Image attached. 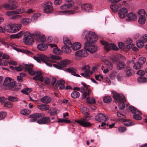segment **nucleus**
I'll list each match as a JSON object with an SVG mask.
<instances>
[{
  "label": "nucleus",
  "instance_id": "1",
  "mask_svg": "<svg viewBox=\"0 0 147 147\" xmlns=\"http://www.w3.org/2000/svg\"><path fill=\"white\" fill-rule=\"evenodd\" d=\"M97 36L94 32L89 31L85 38L87 40L84 47L85 49L91 53H94L97 50V47L93 43L96 41Z\"/></svg>",
  "mask_w": 147,
  "mask_h": 147
},
{
  "label": "nucleus",
  "instance_id": "2",
  "mask_svg": "<svg viewBox=\"0 0 147 147\" xmlns=\"http://www.w3.org/2000/svg\"><path fill=\"white\" fill-rule=\"evenodd\" d=\"M113 97L116 102L119 104V107L120 109L123 110L125 107L124 102L125 101V96L122 94H119L114 92L113 94Z\"/></svg>",
  "mask_w": 147,
  "mask_h": 147
},
{
  "label": "nucleus",
  "instance_id": "3",
  "mask_svg": "<svg viewBox=\"0 0 147 147\" xmlns=\"http://www.w3.org/2000/svg\"><path fill=\"white\" fill-rule=\"evenodd\" d=\"M74 2H71L68 3L64 4L61 5L60 7V9L63 11V12L59 11V14H64L66 15H69L71 14H73L75 12L73 11L67 10L66 11V10L69 9L70 7L74 5Z\"/></svg>",
  "mask_w": 147,
  "mask_h": 147
},
{
  "label": "nucleus",
  "instance_id": "4",
  "mask_svg": "<svg viewBox=\"0 0 147 147\" xmlns=\"http://www.w3.org/2000/svg\"><path fill=\"white\" fill-rule=\"evenodd\" d=\"M33 35L28 31H26L24 34L23 38V42L26 45H31L34 42Z\"/></svg>",
  "mask_w": 147,
  "mask_h": 147
},
{
  "label": "nucleus",
  "instance_id": "5",
  "mask_svg": "<svg viewBox=\"0 0 147 147\" xmlns=\"http://www.w3.org/2000/svg\"><path fill=\"white\" fill-rule=\"evenodd\" d=\"M102 60L105 63V66H102L101 69L103 70L104 73L106 74L108 73L109 70L112 68L113 65L111 62L109 61V60L106 57H102Z\"/></svg>",
  "mask_w": 147,
  "mask_h": 147
},
{
  "label": "nucleus",
  "instance_id": "6",
  "mask_svg": "<svg viewBox=\"0 0 147 147\" xmlns=\"http://www.w3.org/2000/svg\"><path fill=\"white\" fill-rule=\"evenodd\" d=\"M33 57L34 59L38 63H40L41 60H42L47 66L49 67L52 66V65L50 63H48L47 62V61L49 60V58L47 55L43 54H38L37 56H34Z\"/></svg>",
  "mask_w": 147,
  "mask_h": 147
},
{
  "label": "nucleus",
  "instance_id": "7",
  "mask_svg": "<svg viewBox=\"0 0 147 147\" xmlns=\"http://www.w3.org/2000/svg\"><path fill=\"white\" fill-rule=\"evenodd\" d=\"M3 85L9 89H12L16 85L15 82L10 77H6L4 81Z\"/></svg>",
  "mask_w": 147,
  "mask_h": 147
},
{
  "label": "nucleus",
  "instance_id": "8",
  "mask_svg": "<svg viewBox=\"0 0 147 147\" xmlns=\"http://www.w3.org/2000/svg\"><path fill=\"white\" fill-rule=\"evenodd\" d=\"M88 114H87L83 118L79 120H76L75 121L84 127H88L91 126L92 125V124L87 120V118H88Z\"/></svg>",
  "mask_w": 147,
  "mask_h": 147
},
{
  "label": "nucleus",
  "instance_id": "9",
  "mask_svg": "<svg viewBox=\"0 0 147 147\" xmlns=\"http://www.w3.org/2000/svg\"><path fill=\"white\" fill-rule=\"evenodd\" d=\"M90 67L88 65H86L82 67V69L85 72L81 73V75L86 78L90 77L92 73V71L90 70Z\"/></svg>",
  "mask_w": 147,
  "mask_h": 147
},
{
  "label": "nucleus",
  "instance_id": "10",
  "mask_svg": "<svg viewBox=\"0 0 147 147\" xmlns=\"http://www.w3.org/2000/svg\"><path fill=\"white\" fill-rule=\"evenodd\" d=\"M53 11L52 4L50 2H46L44 5V12L46 13H50Z\"/></svg>",
  "mask_w": 147,
  "mask_h": 147
},
{
  "label": "nucleus",
  "instance_id": "11",
  "mask_svg": "<svg viewBox=\"0 0 147 147\" xmlns=\"http://www.w3.org/2000/svg\"><path fill=\"white\" fill-rule=\"evenodd\" d=\"M36 40L38 42H44L46 39L44 35L39 32L35 33L34 35Z\"/></svg>",
  "mask_w": 147,
  "mask_h": 147
},
{
  "label": "nucleus",
  "instance_id": "12",
  "mask_svg": "<svg viewBox=\"0 0 147 147\" xmlns=\"http://www.w3.org/2000/svg\"><path fill=\"white\" fill-rule=\"evenodd\" d=\"M128 11L127 9L125 7L121 8L119 12L118 15L120 18H125L127 15Z\"/></svg>",
  "mask_w": 147,
  "mask_h": 147
},
{
  "label": "nucleus",
  "instance_id": "13",
  "mask_svg": "<svg viewBox=\"0 0 147 147\" xmlns=\"http://www.w3.org/2000/svg\"><path fill=\"white\" fill-rule=\"evenodd\" d=\"M95 119L96 120L99 122L102 121H106L108 119V117L106 115L100 113L96 116Z\"/></svg>",
  "mask_w": 147,
  "mask_h": 147
},
{
  "label": "nucleus",
  "instance_id": "14",
  "mask_svg": "<svg viewBox=\"0 0 147 147\" xmlns=\"http://www.w3.org/2000/svg\"><path fill=\"white\" fill-rule=\"evenodd\" d=\"M88 55V53L84 48V49H82L76 51L75 53V55L77 57H85L87 56Z\"/></svg>",
  "mask_w": 147,
  "mask_h": 147
},
{
  "label": "nucleus",
  "instance_id": "15",
  "mask_svg": "<svg viewBox=\"0 0 147 147\" xmlns=\"http://www.w3.org/2000/svg\"><path fill=\"white\" fill-rule=\"evenodd\" d=\"M16 3L14 2L12 3H10V4L5 3L3 4L2 6L7 10H13L15 9L17 5L16 4Z\"/></svg>",
  "mask_w": 147,
  "mask_h": 147
},
{
  "label": "nucleus",
  "instance_id": "16",
  "mask_svg": "<svg viewBox=\"0 0 147 147\" xmlns=\"http://www.w3.org/2000/svg\"><path fill=\"white\" fill-rule=\"evenodd\" d=\"M36 75L34 76L33 79L35 80H38L42 82L44 80V79L42 76V73L40 71H36Z\"/></svg>",
  "mask_w": 147,
  "mask_h": 147
},
{
  "label": "nucleus",
  "instance_id": "17",
  "mask_svg": "<svg viewBox=\"0 0 147 147\" xmlns=\"http://www.w3.org/2000/svg\"><path fill=\"white\" fill-rule=\"evenodd\" d=\"M82 84L83 85V87H81V92L83 93V95L84 98H85L87 96H89L90 95L89 93H87V92H85L88 89V86L83 83H82Z\"/></svg>",
  "mask_w": 147,
  "mask_h": 147
},
{
  "label": "nucleus",
  "instance_id": "18",
  "mask_svg": "<svg viewBox=\"0 0 147 147\" xmlns=\"http://www.w3.org/2000/svg\"><path fill=\"white\" fill-rule=\"evenodd\" d=\"M65 82L63 80L60 79L57 81L55 85L56 87H59V89L61 90L64 88V84Z\"/></svg>",
  "mask_w": 147,
  "mask_h": 147
},
{
  "label": "nucleus",
  "instance_id": "19",
  "mask_svg": "<svg viewBox=\"0 0 147 147\" xmlns=\"http://www.w3.org/2000/svg\"><path fill=\"white\" fill-rule=\"evenodd\" d=\"M41 117V114L38 113H34L30 115V121L31 122L37 121V119Z\"/></svg>",
  "mask_w": 147,
  "mask_h": 147
},
{
  "label": "nucleus",
  "instance_id": "20",
  "mask_svg": "<svg viewBox=\"0 0 147 147\" xmlns=\"http://www.w3.org/2000/svg\"><path fill=\"white\" fill-rule=\"evenodd\" d=\"M50 121V118L49 117H46L42 118L37 120V122L39 124H45Z\"/></svg>",
  "mask_w": 147,
  "mask_h": 147
},
{
  "label": "nucleus",
  "instance_id": "21",
  "mask_svg": "<svg viewBox=\"0 0 147 147\" xmlns=\"http://www.w3.org/2000/svg\"><path fill=\"white\" fill-rule=\"evenodd\" d=\"M121 6L120 3L117 4L112 3L110 5V8L112 11L114 12H117L119 8Z\"/></svg>",
  "mask_w": 147,
  "mask_h": 147
},
{
  "label": "nucleus",
  "instance_id": "22",
  "mask_svg": "<svg viewBox=\"0 0 147 147\" xmlns=\"http://www.w3.org/2000/svg\"><path fill=\"white\" fill-rule=\"evenodd\" d=\"M48 57L49 58V60L47 61V62L49 63H50L51 65V63H53V61H52L49 60V59H52L56 60H60L61 59V57L59 56H56L52 54H50L49 55V56H48Z\"/></svg>",
  "mask_w": 147,
  "mask_h": 147
},
{
  "label": "nucleus",
  "instance_id": "23",
  "mask_svg": "<svg viewBox=\"0 0 147 147\" xmlns=\"http://www.w3.org/2000/svg\"><path fill=\"white\" fill-rule=\"evenodd\" d=\"M91 6L89 4H83L81 5L82 11L86 12H90L91 10Z\"/></svg>",
  "mask_w": 147,
  "mask_h": 147
},
{
  "label": "nucleus",
  "instance_id": "24",
  "mask_svg": "<svg viewBox=\"0 0 147 147\" xmlns=\"http://www.w3.org/2000/svg\"><path fill=\"white\" fill-rule=\"evenodd\" d=\"M25 66L26 69L28 70V72L30 74L32 75H34L36 74V72L34 71L32 69L33 67L32 65H26Z\"/></svg>",
  "mask_w": 147,
  "mask_h": 147
},
{
  "label": "nucleus",
  "instance_id": "25",
  "mask_svg": "<svg viewBox=\"0 0 147 147\" xmlns=\"http://www.w3.org/2000/svg\"><path fill=\"white\" fill-rule=\"evenodd\" d=\"M48 47L47 45L43 43H40L37 46L38 49L42 51H45L48 49Z\"/></svg>",
  "mask_w": 147,
  "mask_h": 147
},
{
  "label": "nucleus",
  "instance_id": "26",
  "mask_svg": "<svg viewBox=\"0 0 147 147\" xmlns=\"http://www.w3.org/2000/svg\"><path fill=\"white\" fill-rule=\"evenodd\" d=\"M5 30L11 33H14L17 32L16 29L13 26V24L9 25L5 27Z\"/></svg>",
  "mask_w": 147,
  "mask_h": 147
},
{
  "label": "nucleus",
  "instance_id": "27",
  "mask_svg": "<svg viewBox=\"0 0 147 147\" xmlns=\"http://www.w3.org/2000/svg\"><path fill=\"white\" fill-rule=\"evenodd\" d=\"M100 42L102 45H104V48L106 51H109L111 50V44H109L104 40H101Z\"/></svg>",
  "mask_w": 147,
  "mask_h": 147
},
{
  "label": "nucleus",
  "instance_id": "28",
  "mask_svg": "<svg viewBox=\"0 0 147 147\" xmlns=\"http://www.w3.org/2000/svg\"><path fill=\"white\" fill-rule=\"evenodd\" d=\"M37 108L39 109L42 111H45L48 110L49 108V105L47 104H42L38 105Z\"/></svg>",
  "mask_w": 147,
  "mask_h": 147
},
{
  "label": "nucleus",
  "instance_id": "29",
  "mask_svg": "<svg viewBox=\"0 0 147 147\" xmlns=\"http://www.w3.org/2000/svg\"><path fill=\"white\" fill-rule=\"evenodd\" d=\"M81 46V44L78 42L74 43L72 45L71 44V46L72 49L74 51H76L80 49Z\"/></svg>",
  "mask_w": 147,
  "mask_h": 147
},
{
  "label": "nucleus",
  "instance_id": "30",
  "mask_svg": "<svg viewBox=\"0 0 147 147\" xmlns=\"http://www.w3.org/2000/svg\"><path fill=\"white\" fill-rule=\"evenodd\" d=\"M51 98L49 96H46L40 99V101L43 103L48 104L51 102Z\"/></svg>",
  "mask_w": 147,
  "mask_h": 147
},
{
  "label": "nucleus",
  "instance_id": "31",
  "mask_svg": "<svg viewBox=\"0 0 147 147\" xmlns=\"http://www.w3.org/2000/svg\"><path fill=\"white\" fill-rule=\"evenodd\" d=\"M70 47H71V46H69L68 45H64L62 47L61 49L63 51L69 54L71 53V50L70 49Z\"/></svg>",
  "mask_w": 147,
  "mask_h": 147
},
{
  "label": "nucleus",
  "instance_id": "32",
  "mask_svg": "<svg viewBox=\"0 0 147 147\" xmlns=\"http://www.w3.org/2000/svg\"><path fill=\"white\" fill-rule=\"evenodd\" d=\"M127 18L129 20L134 21L137 19L136 15L133 12L129 13L127 15Z\"/></svg>",
  "mask_w": 147,
  "mask_h": 147
},
{
  "label": "nucleus",
  "instance_id": "33",
  "mask_svg": "<svg viewBox=\"0 0 147 147\" xmlns=\"http://www.w3.org/2000/svg\"><path fill=\"white\" fill-rule=\"evenodd\" d=\"M134 113L133 115V117L134 119L137 120H140L142 119V117L140 116L142 114V113L140 111H138Z\"/></svg>",
  "mask_w": 147,
  "mask_h": 147
},
{
  "label": "nucleus",
  "instance_id": "34",
  "mask_svg": "<svg viewBox=\"0 0 147 147\" xmlns=\"http://www.w3.org/2000/svg\"><path fill=\"white\" fill-rule=\"evenodd\" d=\"M125 42L127 44V47L128 49L131 48L134 46V44L132 43V41L130 38H127Z\"/></svg>",
  "mask_w": 147,
  "mask_h": 147
},
{
  "label": "nucleus",
  "instance_id": "35",
  "mask_svg": "<svg viewBox=\"0 0 147 147\" xmlns=\"http://www.w3.org/2000/svg\"><path fill=\"white\" fill-rule=\"evenodd\" d=\"M20 23L21 24L24 26H26L30 23V19L27 18H23L20 21Z\"/></svg>",
  "mask_w": 147,
  "mask_h": 147
},
{
  "label": "nucleus",
  "instance_id": "36",
  "mask_svg": "<svg viewBox=\"0 0 147 147\" xmlns=\"http://www.w3.org/2000/svg\"><path fill=\"white\" fill-rule=\"evenodd\" d=\"M13 49L15 50H16L17 51L20 52L22 53H24L25 54H26L27 55H32L33 54V53L32 52H31L30 51H28L27 49H15L14 48H13Z\"/></svg>",
  "mask_w": 147,
  "mask_h": 147
},
{
  "label": "nucleus",
  "instance_id": "37",
  "mask_svg": "<svg viewBox=\"0 0 147 147\" xmlns=\"http://www.w3.org/2000/svg\"><path fill=\"white\" fill-rule=\"evenodd\" d=\"M49 111H50V114L51 116L56 115L59 112V110L54 108L51 109Z\"/></svg>",
  "mask_w": 147,
  "mask_h": 147
},
{
  "label": "nucleus",
  "instance_id": "38",
  "mask_svg": "<svg viewBox=\"0 0 147 147\" xmlns=\"http://www.w3.org/2000/svg\"><path fill=\"white\" fill-rule=\"evenodd\" d=\"M146 21V18L145 16H141L138 19V21L140 24H144Z\"/></svg>",
  "mask_w": 147,
  "mask_h": 147
},
{
  "label": "nucleus",
  "instance_id": "39",
  "mask_svg": "<svg viewBox=\"0 0 147 147\" xmlns=\"http://www.w3.org/2000/svg\"><path fill=\"white\" fill-rule=\"evenodd\" d=\"M133 67L134 69L138 70L142 68L143 67V65L137 62L134 64Z\"/></svg>",
  "mask_w": 147,
  "mask_h": 147
},
{
  "label": "nucleus",
  "instance_id": "40",
  "mask_svg": "<svg viewBox=\"0 0 147 147\" xmlns=\"http://www.w3.org/2000/svg\"><path fill=\"white\" fill-rule=\"evenodd\" d=\"M124 67L125 65L123 62H119L117 64V68L118 70H122L124 68Z\"/></svg>",
  "mask_w": 147,
  "mask_h": 147
},
{
  "label": "nucleus",
  "instance_id": "41",
  "mask_svg": "<svg viewBox=\"0 0 147 147\" xmlns=\"http://www.w3.org/2000/svg\"><path fill=\"white\" fill-rule=\"evenodd\" d=\"M123 124L127 126H131L134 125V123L131 121L128 120L124 119L123 121Z\"/></svg>",
  "mask_w": 147,
  "mask_h": 147
},
{
  "label": "nucleus",
  "instance_id": "42",
  "mask_svg": "<svg viewBox=\"0 0 147 147\" xmlns=\"http://www.w3.org/2000/svg\"><path fill=\"white\" fill-rule=\"evenodd\" d=\"M111 98L109 95H106L103 97V101L106 103H108L111 101Z\"/></svg>",
  "mask_w": 147,
  "mask_h": 147
},
{
  "label": "nucleus",
  "instance_id": "43",
  "mask_svg": "<svg viewBox=\"0 0 147 147\" xmlns=\"http://www.w3.org/2000/svg\"><path fill=\"white\" fill-rule=\"evenodd\" d=\"M145 43L142 40H138L136 41V45L137 47L139 48H141L144 45Z\"/></svg>",
  "mask_w": 147,
  "mask_h": 147
},
{
  "label": "nucleus",
  "instance_id": "44",
  "mask_svg": "<svg viewBox=\"0 0 147 147\" xmlns=\"http://www.w3.org/2000/svg\"><path fill=\"white\" fill-rule=\"evenodd\" d=\"M132 69L130 68H126L125 70L126 75L127 77H130L132 75Z\"/></svg>",
  "mask_w": 147,
  "mask_h": 147
},
{
  "label": "nucleus",
  "instance_id": "45",
  "mask_svg": "<svg viewBox=\"0 0 147 147\" xmlns=\"http://www.w3.org/2000/svg\"><path fill=\"white\" fill-rule=\"evenodd\" d=\"M40 16V13H35L34 14L31 18L32 21L34 22L37 20L38 18Z\"/></svg>",
  "mask_w": 147,
  "mask_h": 147
},
{
  "label": "nucleus",
  "instance_id": "46",
  "mask_svg": "<svg viewBox=\"0 0 147 147\" xmlns=\"http://www.w3.org/2000/svg\"><path fill=\"white\" fill-rule=\"evenodd\" d=\"M53 66L56 68L61 69L63 67L61 61L57 62L56 63L53 64Z\"/></svg>",
  "mask_w": 147,
  "mask_h": 147
},
{
  "label": "nucleus",
  "instance_id": "47",
  "mask_svg": "<svg viewBox=\"0 0 147 147\" xmlns=\"http://www.w3.org/2000/svg\"><path fill=\"white\" fill-rule=\"evenodd\" d=\"M138 81L140 83H144L147 82V78L144 77H140L138 78Z\"/></svg>",
  "mask_w": 147,
  "mask_h": 147
},
{
  "label": "nucleus",
  "instance_id": "48",
  "mask_svg": "<svg viewBox=\"0 0 147 147\" xmlns=\"http://www.w3.org/2000/svg\"><path fill=\"white\" fill-rule=\"evenodd\" d=\"M71 95L73 98H76L80 96V93L78 92L74 91L71 94Z\"/></svg>",
  "mask_w": 147,
  "mask_h": 147
},
{
  "label": "nucleus",
  "instance_id": "49",
  "mask_svg": "<svg viewBox=\"0 0 147 147\" xmlns=\"http://www.w3.org/2000/svg\"><path fill=\"white\" fill-rule=\"evenodd\" d=\"M14 11L15 15L21 14L25 12V10L24 8L19 9Z\"/></svg>",
  "mask_w": 147,
  "mask_h": 147
},
{
  "label": "nucleus",
  "instance_id": "50",
  "mask_svg": "<svg viewBox=\"0 0 147 147\" xmlns=\"http://www.w3.org/2000/svg\"><path fill=\"white\" fill-rule=\"evenodd\" d=\"M57 122H65L67 123H69L71 122V121L70 120L68 119L67 118L65 119H59L57 121Z\"/></svg>",
  "mask_w": 147,
  "mask_h": 147
},
{
  "label": "nucleus",
  "instance_id": "51",
  "mask_svg": "<svg viewBox=\"0 0 147 147\" xmlns=\"http://www.w3.org/2000/svg\"><path fill=\"white\" fill-rule=\"evenodd\" d=\"M63 42L64 45H68L69 46H71V44L68 39L66 37H64L63 38Z\"/></svg>",
  "mask_w": 147,
  "mask_h": 147
},
{
  "label": "nucleus",
  "instance_id": "52",
  "mask_svg": "<svg viewBox=\"0 0 147 147\" xmlns=\"http://www.w3.org/2000/svg\"><path fill=\"white\" fill-rule=\"evenodd\" d=\"M61 61L63 67H66L67 65H69L70 62V60L68 59H65Z\"/></svg>",
  "mask_w": 147,
  "mask_h": 147
},
{
  "label": "nucleus",
  "instance_id": "53",
  "mask_svg": "<svg viewBox=\"0 0 147 147\" xmlns=\"http://www.w3.org/2000/svg\"><path fill=\"white\" fill-rule=\"evenodd\" d=\"M30 112L29 110L26 109H23L20 112L21 114L24 115H28L30 113Z\"/></svg>",
  "mask_w": 147,
  "mask_h": 147
},
{
  "label": "nucleus",
  "instance_id": "54",
  "mask_svg": "<svg viewBox=\"0 0 147 147\" xmlns=\"http://www.w3.org/2000/svg\"><path fill=\"white\" fill-rule=\"evenodd\" d=\"M86 101L87 102L90 104H95L96 103V100L95 98H91L90 99L89 97L86 99Z\"/></svg>",
  "mask_w": 147,
  "mask_h": 147
},
{
  "label": "nucleus",
  "instance_id": "55",
  "mask_svg": "<svg viewBox=\"0 0 147 147\" xmlns=\"http://www.w3.org/2000/svg\"><path fill=\"white\" fill-rule=\"evenodd\" d=\"M53 52L54 53L57 55H60L62 53L61 51L57 47L53 49Z\"/></svg>",
  "mask_w": 147,
  "mask_h": 147
},
{
  "label": "nucleus",
  "instance_id": "56",
  "mask_svg": "<svg viewBox=\"0 0 147 147\" xmlns=\"http://www.w3.org/2000/svg\"><path fill=\"white\" fill-rule=\"evenodd\" d=\"M146 60L145 58L144 57H141L139 58L138 62L143 65L145 62Z\"/></svg>",
  "mask_w": 147,
  "mask_h": 147
},
{
  "label": "nucleus",
  "instance_id": "57",
  "mask_svg": "<svg viewBox=\"0 0 147 147\" xmlns=\"http://www.w3.org/2000/svg\"><path fill=\"white\" fill-rule=\"evenodd\" d=\"M117 78L118 81L121 82L122 81L123 79V76L122 74L121 73H119L117 75Z\"/></svg>",
  "mask_w": 147,
  "mask_h": 147
},
{
  "label": "nucleus",
  "instance_id": "58",
  "mask_svg": "<svg viewBox=\"0 0 147 147\" xmlns=\"http://www.w3.org/2000/svg\"><path fill=\"white\" fill-rule=\"evenodd\" d=\"M31 91L32 90L31 89L26 88L22 90L21 92L24 94H28L31 92Z\"/></svg>",
  "mask_w": 147,
  "mask_h": 147
},
{
  "label": "nucleus",
  "instance_id": "59",
  "mask_svg": "<svg viewBox=\"0 0 147 147\" xmlns=\"http://www.w3.org/2000/svg\"><path fill=\"white\" fill-rule=\"evenodd\" d=\"M4 106L8 108H11L13 106V104L10 101H8L5 102L4 104Z\"/></svg>",
  "mask_w": 147,
  "mask_h": 147
},
{
  "label": "nucleus",
  "instance_id": "60",
  "mask_svg": "<svg viewBox=\"0 0 147 147\" xmlns=\"http://www.w3.org/2000/svg\"><path fill=\"white\" fill-rule=\"evenodd\" d=\"M110 59L113 62L115 63L117 61V58L113 55H111L109 57Z\"/></svg>",
  "mask_w": 147,
  "mask_h": 147
},
{
  "label": "nucleus",
  "instance_id": "61",
  "mask_svg": "<svg viewBox=\"0 0 147 147\" xmlns=\"http://www.w3.org/2000/svg\"><path fill=\"white\" fill-rule=\"evenodd\" d=\"M129 109L133 113L136 112L137 113V111H139V110H137V109L132 106L129 107Z\"/></svg>",
  "mask_w": 147,
  "mask_h": 147
},
{
  "label": "nucleus",
  "instance_id": "62",
  "mask_svg": "<svg viewBox=\"0 0 147 147\" xmlns=\"http://www.w3.org/2000/svg\"><path fill=\"white\" fill-rule=\"evenodd\" d=\"M95 78L97 80L100 81L104 79L103 77L101 74L95 75Z\"/></svg>",
  "mask_w": 147,
  "mask_h": 147
},
{
  "label": "nucleus",
  "instance_id": "63",
  "mask_svg": "<svg viewBox=\"0 0 147 147\" xmlns=\"http://www.w3.org/2000/svg\"><path fill=\"white\" fill-rule=\"evenodd\" d=\"M13 26H14L15 27V28L16 29V30L17 31H18V30H19L21 27L22 25L21 24H13Z\"/></svg>",
  "mask_w": 147,
  "mask_h": 147
},
{
  "label": "nucleus",
  "instance_id": "64",
  "mask_svg": "<svg viewBox=\"0 0 147 147\" xmlns=\"http://www.w3.org/2000/svg\"><path fill=\"white\" fill-rule=\"evenodd\" d=\"M118 46L119 48L121 49H124L125 47V45L123 42H121L118 43Z\"/></svg>",
  "mask_w": 147,
  "mask_h": 147
}]
</instances>
